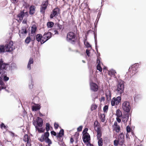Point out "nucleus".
<instances>
[{"label":"nucleus","mask_w":146,"mask_h":146,"mask_svg":"<svg viewBox=\"0 0 146 146\" xmlns=\"http://www.w3.org/2000/svg\"><path fill=\"white\" fill-rule=\"evenodd\" d=\"M125 142V136L123 133L119 134L117 136V139L114 141L113 144L115 146L118 145L122 146Z\"/></svg>","instance_id":"f257e3e1"},{"label":"nucleus","mask_w":146,"mask_h":146,"mask_svg":"<svg viewBox=\"0 0 146 146\" xmlns=\"http://www.w3.org/2000/svg\"><path fill=\"white\" fill-rule=\"evenodd\" d=\"M124 81L120 80H119L117 85V88L116 90L117 92L120 94H122L124 92Z\"/></svg>","instance_id":"f03ea898"},{"label":"nucleus","mask_w":146,"mask_h":146,"mask_svg":"<svg viewBox=\"0 0 146 146\" xmlns=\"http://www.w3.org/2000/svg\"><path fill=\"white\" fill-rule=\"evenodd\" d=\"M8 64L3 62L2 59L0 60V78H1L3 75L5 74V70L7 68Z\"/></svg>","instance_id":"7ed1b4c3"},{"label":"nucleus","mask_w":146,"mask_h":146,"mask_svg":"<svg viewBox=\"0 0 146 146\" xmlns=\"http://www.w3.org/2000/svg\"><path fill=\"white\" fill-rule=\"evenodd\" d=\"M94 128L95 131L97 132V134L100 137L102 133V127L101 125L97 120H96L94 122Z\"/></svg>","instance_id":"20e7f679"},{"label":"nucleus","mask_w":146,"mask_h":146,"mask_svg":"<svg viewBox=\"0 0 146 146\" xmlns=\"http://www.w3.org/2000/svg\"><path fill=\"white\" fill-rule=\"evenodd\" d=\"M122 107L123 111L126 113H129L131 108L130 102L127 101H124L122 104Z\"/></svg>","instance_id":"39448f33"},{"label":"nucleus","mask_w":146,"mask_h":146,"mask_svg":"<svg viewBox=\"0 0 146 146\" xmlns=\"http://www.w3.org/2000/svg\"><path fill=\"white\" fill-rule=\"evenodd\" d=\"M67 40L69 42H74L75 39V36L74 33L70 32L67 35Z\"/></svg>","instance_id":"423d86ee"},{"label":"nucleus","mask_w":146,"mask_h":146,"mask_svg":"<svg viewBox=\"0 0 146 146\" xmlns=\"http://www.w3.org/2000/svg\"><path fill=\"white\" fill-rule=\"evenodd\" d=\"M51 37V33L50 32L45 33L42 37L41 44H43Z\"/></svg>","instance_id":"0eeeda50"},{"label":"nucleus","mask_w":146,"mask_h":146,"mask_svg":"<svg viewBox=\"0 0 146 146\" xmlns=\"http://www.w3.org/2000/svg\"><path fill=\"white\" fill-rule=\"evenodd\" d=\"M121 98L120 96H118L116 98L114 97L113 98L111 102V105L112 106H115V105H117L119 104L121 102Z\"/></svg>","instance_id":"6e6552de"},{"label":"nucleus","mask_w":146,"mask_h":146,"mask_svg":"<svg viewBox=\"0 0 146 146\" xmlns=\"http://www.w3.org/2000/svg\"><path fill=\"white\" fill-rule=\"evenodd\" d=\"M138 67V64H135L130 67L129 70L131 74H132V75H134L137 72V70Z\"/></svg>","instance_id":"1a4fd4ad"},{"label":"nucleus","mask_w":146,"mask_h":146,"mask_svg":"<svg viewBox=\"0 0 146 146\" xmlns=\"http://www.w3.org/2000/svg\"><path fill=\"white\" fill-rule=\"evenodd\" d=\"M5 49L6 52H11L15 48L13 46V42H10L9 43L6 45L5 46Z\"/></svg>","instance_id":"9d476101"},{"label":"nucleus","mask_w":146,"mask_h":146,"mask_svg":"<svg viewBox=\"0 0 146 146\" xmlns=\"http://www.w3.org/2000/svg\"><path fill=\"white\" fill-rule=\"evenodd\" d=\"M48 4V1L47 0H46L45 1L43 2L41 5L40 11L43 14H44L45 10L47 8Z\"/></svg>","instance_id":"9b49d317"},{"label":"nucleus","mask_w":146,"mask_h":146,"mask_svg":"<svg viewBox=\"0 0 146 146\" xmlns=\"http://www.w3.org/2000/svg\"><path fill=\"white\" fill-rule=\"evenodd\" d=\"M28 16V13L27 12H24L23 11H21L17 15L18 18L21 21L23 19L24 17H27Z\"/></svg>","instance_id":"f8f14e48"},{"label":"nucleus","mask_w":146,"mask_h":146,"mask_svg":"<svg viewBox=\"0 0 146 146\" xmlns=\"http://www.w3.org/2000/svg\"><path fill=\"white\" fill-rule=\"evenodd\" d=\"M83 141L84 143L90 141V137L88 133L85 134L83 135Z\"/></svg>","instance_id":"ddd939ff"},{"label":"nucleus","mask_w":146,"mask_h":146,"mask_svg":"<svg viewBox=\"0 0 146 146\" xmlns=\"http://www.w3.org/2000/svg\"><path fill=\"white\" fill-rule=\"evenodd\" d=\"M122 118V121L124 123H126L129 117V114L128 113H126L122 115L121 117Z\"/></svg>","instance_id":"4468645a"},{"label":"nucleus","mask_w":146,"mask_h":146,"mask_svg":"<svg viewBox=\"0 0 146 146\" xmlns=\"http://www.w3.org/2000/svg\"><path fill=\"white\" fill-rule=\"evenodd\" d=\"M36 121V125H37L38 126L41 127H42V125L43 123V120L40 118L39 117H38L36 120H33V121Z\"/></svg>","instance_id":"2eb2a0df"},{"label":"nucleus","mask_w":146,"mask_h":146,"mask_svg":"<svg viewBox=\"0 0 146 146\" xmlns=\"http://www.w3.org/2000/svg\"><path fill=\"white\" fill-rule=\"evenodd\" d=\"M105 95L106 97L107 100L108 101H109L111 100V91L108 90H106L105 92Z\"/></svg>","instance_id":"dca6fc26"},{"label":"nucleus","mask_w":146,"mask_h":146,"mask_svg":"<svg viewBox=\"0 0 146 146\" xmlns=\"http://www.w3.org/2000/svg\"><path fill=\"white\" fill-rule=\"evenodd\" d=\"M49 134L48 132H46L45 133V142L48 143V145H50L52 144V142L51 140L48 138Z\"/></svg>","instance_id":"f3484780"},{"label":"nucleus","mask_w":146,"mask_h":146,"mask_svg":"<svg viewBox=\"0 0 146 146\" xmlns=\"http://www.w3.org/2000/svg\"><path fill=\"white\" fill-rule=\"evenodd\" d=\"M98 134H97V138L98 139V143L99 146H102L103 145V140L101 137L102 136V133H101V135L100 137L98 136Z\"/></svg>","instance_id":"a211bd4d"},{"label":"nucleus","mask_w":146,"mask_h":146,"mask_svg":"<svg viewBox=\"0 0 146 146\" xmlns=\"http://www.w3.org/2000/svg\"><path fill=\"white\" fill-rule=\"evenodd\" d=\"M58 9L57 8H55L54 9L51 14L50 15V18H53L58 13Z\"/></svg>","instance_id":"6ab92c4d"},{"label":"nucleus","mask_w":146,"mask_h":146,"mask_svg":"<svg viewBox=\"0 0 146 146\" xmlns=\"http://www.w3.org/2000/svg\"><path fill=\"white\" fill-rule=\"evenodd\" d=\"M98 89V85L96 83L92 82V90L94 92H97Z\"/></svg>","instance_id":"aec40b11"},{"label":"nucleus","mask_w":146,"mask_h":146,"mask_svg":"<svg viewBox=\"0 0 146 146\" xmlns=\"http://www.w3.org/2000/svg\"><path fill=\"white\" fill-rule=\"evenodd\" d=\"M33 125L35 126L36 130L38 131L40 133H42L43 132V129L42 128H39L36 125V121H33Z\"/></svg>","instance_id":"412c9836"},{"label":"nucleus","mask_w":146,"mask_h":146,"mask_svg":"<svg viewBox=\"0 0 146 146\" xmlns=\"http://www.w3.org/2000/svg\"><path fill=\"white\" fill-rule=\"evenodd\" d=\"M116 72L114 70H111L109 71L108 72V74L111 76H113L114 78H116L115 74Z\"/></svg>","instance_id":"4be33fe9"},{"label":"nucleus","mask_w":146,"mask_h":146,"mask_svg":"<svg viewBox=\"0 0 146 146\" xmlns=\"http://www.w3.org/2000/svg\"><path fill=\"white\" fill-rule=\"evenodd\" d=\"M40 108V106L38 104H35L32 107V110L33 111H36Z\"/></svg>","instance_id":"5701e85b"},{"label":"nucleus","mask_w":146,"mask_h":146,"mask_svg":"<svg viewBox=\"0 0 146 146\" xmlns=\"http://www.w3.org/2000/svg\"><path fill=\"white\" fill-rule=\"evenodd\" d=\"M33 58H30L29 59L27 65V68L29 70L31 69V64H33Z\"/></svg>","instance_id":"b1692460"},{"label":"nucleus","mask_w":146,"mask_h":146,"mask_svg":"<svg viewBox=\"0 0 146 146\" xmlns=\"http://www.w3.org/2000/svg\"><path fill=\"white\" fill-rule=\"evenodd\" d=\"M116 115L117 117H121L122 116V114L121 111L119 109L117 110L116 112Z\"/></svg>","instance_id":"393cba45"},{"label":"nucleus","mask_w":146,"mask_h":146,"mask_svg":"<svg viewBox=\"0 0 146 146\" xmlns=\"http://www.w3.org/2000/svg\"><path fill=\"white\" fill-rule=\"evenodd\" d=\"M35 11V8L34 6H32L30 8V13L31 14H33Z\"/></svg>","instance_id":"a878e982"},{"label":"nucleus","mask_w":146,"mask_h":146,"mask_svg":"<svg viewBox=\"0 0 146 146\" xmlns=\"http://www.w3.org/2000/svg\"><path fill=\"white\" fill-rule=\"evenodd\" d=\"M42 36L40 34H38L36 36V39L37 40L38 42H39L40 41H41V42H42Z\"/></svg>","instance_id":"bb28decb"},{"label":"nucleus","mask_w":146,"mask_h":146,"mask_svg":"<svg viewBox=\"0 0 146 146\" xmlns=\"http://www.w3.org/2000/svg\"><path fill=\"white\" fill-rule=\"evenodd\" d=\"M36 27L35 25H33L31 27V33L34 34L35 33L36 30Z\"/></svg>","instance_id":"cd10ccee"},{"label":"nucleus","mask_w":146,"mask_h":146,"mask_svg":"<svg viewBox=\"0 0 146 146\" xmlns=\"http://www.w3.org/2000/svg\"><path fill=\"white\" fill-rule=\"evenodd\" d=\"M100 119L102 122H104L106 119L105 114H101Z\"/></svg>","instance_id":"c85d7f7f"},{"label":"nucleus","mask_w":146,"mask_h":146,"mask_svg":"<svg viewBox=\"0 0 146 146\" xmlns=\"http://www.w3.org/2000/svg\"><path fill=\"white\" fill-rule=\"evenodd\" d=\"M45 133L44 135H42L39 138V140L41 142L45 140Z\"/></svg>","instance_id":"c756f323"},{"label":"nucleus","mask_w":146,"mask_h":146,"mask_svg":"<svg viewBox=\"0 0 146 146\" xmlns=\"http://www.w3.org/2000/svg\"><path fill=\"white\" fill-rule=\"evenodd\" d=\"M54 25V23L53 22H48L47 23V26L48 28H51Z\"/></svg>","instance_id":"7c9ffc66"},{"label":"nucleus","mask_w":146,"mask_h":146,"mask_svg":"<svg viewBox=\"0 0 146 146\" xmlns=\"http://www.w3.org/2000/svg\"><path fill=\"white\" fill-rule=\"evenodd\" d=\"M97 69V70H99L100 72H101L102 71V68L100 66V64H98L96 67Z\"/></svg>","instance_id":"2f4dec72"},{"label":"nucleus","mask_w":146,"mask_h":146,"mask_svg":"<svg viewBox=\"0 0 146 146\" xmlns=\"http://www.w3.org/2000/svg\"><path fill=\"white\" fill-rule=\"evenodd\" d=\"M64 130L63 129H61L57 137H61L64 135Z\"/></svg>","instance_id":"473e14b6"},{"label":"nucleus","mask_w":146,"mask_h":146,"mask_svg":"<svg viewBox=\"0 0 146 146\" xmlns=\"http://www.w3.org/2000/svg\"><path fill=\"white\" fill-rule=\"evenodd\" d=\"M24 141L25 142H27L29 141L28 136L27 135H26L24 136L23 139Z\"/></svg>","instance_id":"72a5a7b5"},{"label":"nucleus","mask_w":146,"mask_h":146,"mask_svg":"<svg viewBox=\"0 0 146 146\" xmlns=\"http://www.w3.org/2000/svg\"><path fill=\"white\" fill-rule=\"evenodd\" d=\"M120 129V127L119 125H118L115 127L114 128V130L116 132L119 133Z\"/></svg>","instance_id":"f704fd0d"},{"label":"nucleus","mask_w":146,"mask_h":146,"mask_svg":"<svg viewBox=\"0 0 146 146\" xmlns=\"http://www.w3.org/2000/svg\"><path fill=\"white\" fill-rule=\"evenodd\" d=\"M108 109V106L107 105L105 106L103 108V111L105 113H107Z\"/></svg>","instance_id":"c9c22d12"},{"label":"nucleus","mask_w":146,"mask_h":146,"mask_svg":"<svg viewBox=\"0 0 146 146\" xmlns=\"http://www.w3.org/2000/svg\"><path fill=\"white\" fill-rule=\"evenodd\" d=\"M21 33L22 34H25L27 33V30L25 28H24L22 29Z\"/></svg>","instance_id":"e433bc0d"},{"label":"nucleus","mask_w":146,"mask_h":146,"mask_svg":"<svg viewBox=\"0 0 146 146\" xmlns=\"http://www.w3.org/2000/svg\"><path fill=\"white\" fill-rule=\"evenodd\" d=\"M5 50V46H0V51L1 52H6V51Z\"/></svg>","instance_id":"4c0bfd02"},{"label":"nucleus","mask_w":146,"mask_h":146,"mask_svg":"<svg viewBox=\"0 0 146 146\" xmlns=\"http://www.w3.org/2000/svg\"><path fill=\"white\" fill-rule=\"evenodd\" d=\"M84 44L86 47H91L90 45L89 44L88 42L86 40L84 41Z\"/></svg>","instance_id":"58836bf2"},{"label":"nucleus","mask_w":146,"mask_h":146,"mask_svg":"<svg viewBox=\"0 0 146 146\" xmlns=\"http://www.w3.org/2000/svg\"><path fill=\"white\" fill-rule=\"evenodd\" d=\"M31 41V39L29 37H27L25 40V42L27 44H28Z\"/></svg>","instance_id":"ea45409f"},{"label":"nucleus","mask_w":146,"mask_h":146,"mask_svg":"<svg viewBox=\"0 0 146 146\" xmlns=\"http://www.w3.org/2000/svg\"><path fill=\"white\" fill-rule=\"evenodd\" d=\"M49 125V124L48 123H46V129L47 132H48V131L50 129Z\"/></svg>","instance_id":"a19ab883"},{"label":"nucleus","mask_w":146,"mask_h":146,"mask_svg":"<svg viewBox=\"0 0 146 146\" xmlns=\"http://www.w3.org/2000/svg\"><path fill=\"white\" fill-rule=\"evenodd\" d=\"M131 128L129 126H127V127H126V130L127 131V133H129L131 132Z\"/></svg>","instance_id":"79ce46f5"},{"label":"nucleus","mask_w":146,"mask_h":146,"mask_svg":"<svg viewBox=\"0 0 146 146\" xmlns=\"http://www.w3.org/2000/svg\"><path fill=\"white\" fill-rule=\"evenodd\" d=\"M97 107V106L96 104H93L92 105V110H96Z\"/></svg>","instance_id":"37998d69"},{"label":"nucleus","mask_w":146,"mask_h":146,"mask_svg":"<svg viewBox=\"0 0 146 146\" xmlns=\"http://www.w3.org/2000/svg\"><path fill=\"white\" fill-rule=\"evenodd\" d=\"M88 130V129L87 128H85L83 130L82 132V133L83 134H86L88 133H87V131Z\"/></svg>","instance_id":"c03bdc74"},{"label":"nucleus","mask_w":146,"mask_h":146,"mask_svg":"<svg viewBox=\"0 0 146 146\" xmlns=\"http://www.w3.org/2000/svg\"><path fill=\"white\" fill-rule=\"evenodd\" d=\"M33 82L31 80V84L29 85V87L30 89H32L33 88Z\"/></svg>","instance_id":"a18cd8bd"},{"label":"nucleus","mask_w":146,"mask_h":146,"mask_svg":"<svg viewBox=\"0 0 146 146\" xmlns=\"http://www.w3.org/2000/svg\"><path fill=\"white\" fill-rule=\"evenodd\" d=\"M57 27L58 28L57 29H62V26L61 25L58 24L57 25Z\"/></svg>","instance_id":"49530a36"},{"label":"nucleus","mask_w":146,"mask_h":146,"mask_svg":"<svg viewBox=\"0 0 146 146\" xmlns=\"http://www.w3.org/2000/svg\"><path fill=\"white\" fill-rule=\"evenodd\" d=\"M94 39H95V43L96 44V43H97L96 34H95V32H94Z\"/></svg>","instance_id":"de8ad7c7"},{"label":"nucleus","mask_w":146,"mask_h":146,"mask_svg":"<svg viewBox=\"0 0 146 146\" xmlns=\"http://www.w3.org/2000/svg\"><path fill=\"white\" fill-rule=\"evenodd\" d=\"M3 79L4 81H6L9 80V77L5 76L4 77Z\"/></svg>","instance_id":"09e8293b"},{"label":"nucleus","mask_w":146,"mask_h":146,"mask_svg":"<svg viewBox=\"0 0 146 146\" xmlns=\"http://www.w3.org/2000/svg\"><path fill=\"white\" fill-rule=\"evenodd\" d=\"M100 100L101 102L104 101H105V97L104 96L102 97L100 99Z\"/></svg>","instance_id":"8fccbe9b"},{"label":"nucleus","mask_w":146,"mask_h":146,"mask_svg":"<svg viewBox=\"0 0 146 146\" xmlns=\"http://www.w3.org/2000/svg\"><path fill=\"white\" fill-rule=\"evenodd\" d=\"M1 128H4L5 129V128L6 126L3 123H2L1 125Z\"/></svg>","instance_id":"3c124183"},{"label":"nucleus","mask_w":146,"mask_h":146,"mask_svg":"<svg viewBox=\"0 0 146 146\" xmlns=\"http://www.w3.org/2000/svg\"><path fill=\"white\" fill-rule=\"evenodd\" d=\"M54 126L55 128L56 129H57L58 128V124L56 123H55L54 124Z\"/></svg>","instance_id":"603ef678"},{"label":"nucleus","mask_w":146,"mask_h":146,"mask_svg":"<svg viewBox=\"0 0 146 146\" xmlns=\"http://www.w3.org/2000/svg\"><path fill=\"white\" fill-rule=\"evenodd\" d=\"M86 53L88 56H90V52H89V50L88 49H87L86 50Z\"/></svg>","instance_id":"864d4df0"},{"label":"nucleus","mask_w":146,"mask_h":146,"mask_svg":"<svg viewBox=\"0 0 146 146\" xmlns=\"http://www.w3.org/2000/svg\"><path fill=\"white\" fill-rule=\"evenodd\" d=\"M120 117H117L116 119L117 121L119 123H120L121 121V119L119 118Z\"/></svg>","instance_id":"5fc2aeb1"},{"label":"nucleus","mask_w":146,"mask_h":146,"mask_svg":"<svg viewBox=\"0 0 146 146\" xmlns=\"http://www.w3.org/2000/svg\"><path fill=\"white\" fill-rule=\"evenodd\" d=\"M82 126H80L77 129V130L78 131H80L82 130Z\"/></svg>","instance_id":"6e6d98bb"},{"label":"nucleus","mask_w":146,"mask_h":146,"mask_svg":"<svg viewBox=\"0 0 146 146\" xmlns=\"http://www.w3.org/2000/svg\"><path fill=\"white\" fill-rule=\"evenodd\" d=\"M51 133L52 135H53L54 136H56V133L54 131H51Z\"/></svg>","instance_id":"4d7b16f0"},{"label":"nucleus","mask_w":146,"mask_h":146,"mask_svg":"<svg viewBox=\"0 0 146 146\" xmlns=\"http://www.w3.org/2000/svg\"><path fill=\"white\" fill-rule=\"evenodd\" d=\"M86 144V146H91V144L90 142H87L85 143Z\"/></svg>","instance_id":"13d9d810"},{"label":"nucleus","mask_w":146,"mask_h":146,"mask_svg":"<svg viewBox=\"0 0 146 146\" xmlns=\"http://www.w3.org/2000/svg\"><path fill=\"white\" fill-rule=\"evenodd\" d=\"M6 86H1L0 87V91H1L3 89H5L6 88Z\"/></svg>","instance_id":"bf43d9fd"},{"label":"nucleus","mask_w":146,"mask_h":146,"mask_svg":"<svg viewBox=\"0 0 146 146\" xmlns=\"http://www.w3.org/2000/svg\"><path fill=\"white\" fill-rule=\"evenodd\" d=\"M0 85L1 86H4V83L3 81H2L1 79L0 80Z\"/></svg>","instance_id":"052dcab7"},{"label":"nucleus","mask_w":146,"mask_h":146,"mask_svg":"<svg viewBox=\"0 0 146 146\" xmlns=\"http://www.w3.org/2000/svg\"><path fill=\"white\" fill-rule=\"evenodd\" d=\"M97 63L98 64H100V60L99 59L97 58Z\"/></svg>","instance_id":"680f3d73"},{"label":"nucleus","mask_w":146,"mask_h":146,"mask_svg":"<svg viewBox=\"0 0 146 146\" xmlns=\"http://www.w3.org/2000/svg\"><path fill=\"white\" fill-rule=\"evenodd\" d=\"M114 125L115 126V127H116L117 126H118V125H117V122L115 121L114 123Z\"/></svg>","instance_id":"e2e57ef3"},{"label":"nucleus","mask_w":146,"mask_h":146,"mask_svg":"<svg viewBox=\"0 0 146 146\" xmlns=\"http://www.w3.org/2000/svg\"><path fill=\"white\" fill-rule=\"evenodd\" d=\"M74 142V140L73 139L71 138L70 139V142L71 143H72Z\"/></svg>","instance_id":"0e129e2a"},{"label":"nucleus","mask_w":146,"mask_h":146,"mask_svg":"<svg viewBox=\"0 0 146 146\" xmlns=\"http://www.w3.org/2000/svg\"><path fill=\"white\" fill-rule=\"evenodd\" d=\"M27 23V21L26 20L24 19L23 21V23L24 24H26Z\"/></svg>","instance_id":"69168bd1"},{"label":"nucleus","mask_w":146,"mask_h":146,"mask_svg":"<svg viewBox=\"0 0 146 146\" xmlns=\"http://www.w3.org/2000/svg\"><path fill=\"white\" fill-rule=\"evenodd\" d=\"M26 146H31L30 144L28 142H27Z\"/></svg>","instance_id":"338daca9"},{"label":"nucleus","mask_w":146,"mask_h":146,"mask_svg":"<svg viewBox=\"0 0 146 146\" xmlns=\"http://www.w3.org/2000/svg\"><path fill=\"white\" fill-rule=\"evenodd\" d=\"M137 146H143V145H138Z\"/></svg>","instance_id":"774afa93"}]
</instances>
